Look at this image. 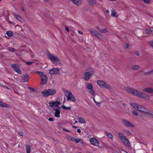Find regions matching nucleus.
Returning a JSON list of instances; mask_svg holds the SVG:
<instances>
[{
  "instance_id": "nucleus-45",
  "label": "nucleus",
  "mask_w": 153,
  "mask_h": 153,
  "mask_svg": "<svg viewBox=\"0 0 153 153\" xmlns=\"http://www.w3.org/2000/svg\"><path fill=\"white\" fill-rule=\"evenodd\" d=\"M48 120L50 121H54L55 118L54 117H50L48 119Z\"/></svg>"
},
{
  "instance_id": "nucleus-27",
  "label": "nucleus",
  "mask_w": 153,
  "mask_h": 153,
  "mask_svg": "<svg viewBox=\"0 0 153 153\" xmlns=\"http://www.w3.org/2000/svg\"><path fill=\"white\" fill-rule=\"evenodd\" d=\"M87 88L89 90L91 89V88H93V86L91 83H87Z\"/></svg>"
},
{
  "instance_id": "nucleus-56",
  "label": "nucleus",
  "mask_w": 153,
  "mask_h": 153,
  "mask_svg": "<svg viewBox=\"0 0 153 153\" xmlns=\"http://www.w3.org/2000/svg\"><path fill=\"white\" fill-rule=\"evenodd\" d=\"M78 32L80 34L82 35L83 34V32L81 31L78 30Z\"/></svg>"
},
{
  "instance_id": "nucleus-48",
  "label": "nucleus",
  "mask_w": 153,
  "mask_h": 153,
  "mask_svg": "<svg viewBox=\"0 0 153 153\" xmlns=\"http://www.w3.org/2000/svg\"><path fill=\"white\" fill-rule=\"evenodd\" d=\"M135 53L136 55L137 56H139V53L137 51H136L135 52Z\"/></svg>"
},
{
  "instance_id": "nucleus-32",
  "label": "nucleus",
  "mask_w": 153,
  "mask_h": 153,
  "mask_svg": "<svg viewBox=\"0 0 153 153\" xmlns=\"http://www.w3.org/2000/svg\"><path fill=\"white\" fill-rule=\"evenodd\" d=\"M152 74V72L151 71H150L149 72H145L144 73H143V75H150Z\"/></svg>"
},
{
  "instance_id": "nucleus-1",
  "label": "nucleus",
  "mask_w": 153,
  "mask_h": 153,
  "mask_svg": "<svg viewBox=\"0 0 153 153\" xmlns=\"http://www.w3.org/2000/svg\"><path fill=\"white\" fill-rule=\"evenodd\" d=\"M125 90L127 92L134 96H137L138 97L144 99L146 100H149L150 99V97L148 95L137 89L126 87Z\"/></svg>"
},
{
  "instance_id": "nucleus-52",
  "label": "nucleus",
  "mask_w": 153,
  "mask_h": 153,
  "mask_svg": "<svg viewBox=\"0 0 153 153\" xmlns=\"http://www.w3.org/2000/svg\"><path fill=\"white\" fill-rule=\"evenodd\" d=\"M19 134L21 136H22L23 135V133L22 131H20V132L19 133Z\"/></svg>"
},
{
  "instance_id": "nucleus-23",
  "label": "nucleus",
  "mask_w": 153,
  "mask_h": 153,
  "mask_svg": "<svg viewBox=\"0 0 153 153\" xmlns=\"http://www.w3.org/2000/svg\"><path fill=\"white\" fill-rule=\"evenodd\" d=\"M88 4L90 5H93L96 3V1L94 0H88Z\"/></svg>"
},
{
  "instance_id": "nucleus-8",
  "label": "nucleus",
  "mask_w": 153,
  "mask_h": 153,
  "mask_svg": "<svg viewBox=\"0 0 153 153\" xmlns=\"http://www.w3.org/2000/svg\"><path fill=\"white\" fill-rule=\"evenodd\" d=\"M67 92H69L68 94L67 95V100L68 101L71 100L72 102H75L76 101V99L72 93L71 91H67Z\"/></svg>"
},
{
  "instance_id": "nucleus-43",
  "label": "nucleus",
  "mask_w": 153,
  "mask_h": 153,
  "mask_svg": "<svg viewBox=\"0 0 153 153\" xmlns=\"http://www.w3.org/2000/svg\"><path fill=\"white\" fill-rule=\"evenodd\" d=\"M126 132L127 134L129 136H130L131 135V133L130 131L127 130L126 131Z\"/></svg>"
},
{
  "instance_id": "nucleus-22",
  "label": "nucleus",
  "mask_w": 153,
  "mask_h": 153,
  "mask_svg": "<svg viewBox=\"0 0 153 153\" xmlns=\"http://www.w3.org/2000/svg\"><path fill=\"white\" fill-rule=\"evenodd\" d=\"M6 34L9 37H12L14 35V33L10 31H8L6 33Z\"/></svg>"
},
{
  "instance_id": "nucleus-5",
  "label": "nucleus",
  "mask_w": 153,
  "mask_h": 153,
  "mask_svg": "<svg viewBox=\"0 0 153 153\" xmlns=\"http://www.w3.org/2000/svg\"><path fill=\"white\" fill-rule=\"evenodd\" d=\"M97 84L100 86L102 88H104L109 90L111 89V87L108 84L105 82V81L102 80H98L97 82Z\"/></svg>"
},
{
  "instance_id": "nucleus-33",
  "label": "nucleus",
  "mask_w": 153,
  "mask_h": 153,
  "mask_svg": "<svg viewBox=\"0 0 153 153\" xmlns=\"http://www.w3.org/2000/svg\"><path fill=\"white\" fill-rule=\"evenodd\" d=\"M36 73H37L39 75H40L41 76V77L43 76H44L45 75L43 74V72L42 71H38L36 72Z\"/></svg>"
},
{
  "instance_id": "nucleus-46",
  "label": "nucleus",
  "mask_w": 153,
  "mask_h": 153,
  "mask_svg": "<svg viewBox=\"0 0 153 153\" xmlns=\"http://www.w3.org/2000/svg\"><path fill=\"white\" fill-rule=\"evenodd\" d=\"M129 45L128 43H125V45H124V47L125 48H126L129 47Z\"/></svg>"
},
{
  "instance_id": "nucleus-63",
  "label": "nucleus",
  "mask_w": 153,
  "mask_h": 153,
  "mask_svg": "<svg viewBox=\"0 0 153 153\" xmlns=\"http://www.w3.org/2000/svg\"><path fill=\"white\" fill-rule=\"evenodd\" d=\"M78 122L77 121H75L74 122V123H77Z\"/></svg>"
},
{
  "instance_id": "nucleus-38",
  "label": "nucleus",
  "mask_w": 153,
  "mask_h": 153,
  "mask_svg": "<svg viewBox=\"0 0 153 153\" xmlns=\"http://www.w3.org/2000/svg\"><path fill=\"white\" fill-rule=\"evenodd\" d=\"M111 15L113 16L116 17V13L114 11L112 10L111 11Z\"/></svg>"
},
{
  "instance_id": "nucleus-64",
  "label": "nucleus",
  "mask_w": 153,
  "mask_h": 153,
  "mask_svg": "<svg viewBox=\"0 0 153 153\" xmlns=\"http://www.w3.org/2000/svg\"><path fill=\"white\" fill-rule=\"evenodd\" d=\"M151 71L152 72V73H153V69Z\"/></svg>"
},
{
  "instance_id": "nucleus-58",
  "label": "nucleus",
  "mask_w": 153,
  "mask_h": 153,
  "mask_svg": "<svg viewBox=\"0 0 153 153\" xmlns=\"http://www.w3.org/2000/svg\"><path fill=\"white\" fill-rule=\"evenodd\" d=\"M95 103L98 106H99L100 105V103L97 102L96 101L95 102Z\"/></svg>"
},
{
  "instance_id": "nucleus-7",
  "label": "nucleus",
  "mask_w": 153,
  "mask_h": 153,
  "mask_svg": "<svg viewBox=\"0 0 153 153\" xmlns=\"http://www.w3.org/2000/svg\"><path fill=\"white\" fill-rule=\"evenodd\" d=\"M21 79L20 81L22 82H27L29 80V76L27 74H25L21 76Z\"/></svg>"
},
{
  "instance_id": "nucleus-50",
  "label": "nucleus",
  "mask_w": 153,
  "mask_h": 153,
  "mask_svg": "<svg viewBox=\"0 0 153 153\" xmlns=\"http://www.w3.org/2000/svg\"><path fill=\"white\" fill-rule=\"evenodd\" d=\"M55 102H56V103L58 105H60L61 104L60 102L59 101H55Z\"/></svg>"
},
{
  "instance_id": "nucleus-19",
  "label": "nucleus",
  "mask_w": 153,
  "mask_h": 153,
  "mask_svg": "<svg viewBox=\"0 0 153 153\" xmlns=\"http://www.w3.org/2000/svg\"><path fill=\"white\" fill-rule=\"evenodd\" d=\"M89 31L90 32L92 35L94 36H95L98 33V32L96 31L95 30H93L91 29H90L89 30Z\"/></svg>"
},
{
  "instance_id": "nucleus-39",
  "label": "nucleus",
  "mask_w": 153,
  "mask_h": 153,
  "mask_svg": "<svg viewBox=\"0 0 153 153\" xmlns=\"http://www.w3.org/2000/svg\"><path fill=\"white\" fill-rule=\"evenodd\" d=\"M142 1H143L144 2L147 3V4H150L151 3V1L150 0H142Z\"/></svg>"
},
{
  "instance_id": "nucleus-3",
  "label": "nucleus",
  "mask_w": 153,
  "mask_h": 153,
  "mask_svg": "<svg viewBox=\"0 0 153 153\" xmlns=\"http://www.w3.org/2000/svg\"><path fill=\"white\" fill-rule=\"evenodd\" d=\"M118 135L120 140L123 142V143L127 146L129 147V142L126 137L121 133H119Z\"/></svg>"
},
{
  "instance_id": "nucleus-51",
  "label": "nucleus",
  "mask_w": 153,
  "mask_h": 153,
  "mask_svg": "<svg viewBox=\"0 0 153 153\" xmlns=\"http://www.w3.org/2000/svg\"><path fill=\"white\" fill-rule=\"evenodd\" d=\"M150 45L153 48V40L150 41Z\"/></svg>"
},
{
  "instance_id": "nucleus-49",
  "label": "nucleus",
  "mask_w": 153,
  "mask_h": 153,
  "mask_svg": "<svg viewBox=\"0 0 153 153\" xmlns=\"http://www.w3.org/2000/svg\"><path fill=\"white\" fill-rule=\"evenodd\" d=\"M62 129H63V130L65 131H67V132H70V131H69V130H68L67 129L65 128H63Z\"/></svg>"
},
{
  "instance_id": "nucleus-9",
  "label": "nucleus",
  "mask_w": 153,
  "mask_h": 153,
  "mask_svg": "<svg viewBox=\"0 0 153 153\" xmlns=\"http://www.w3.org/2000/svg\"><path fill=\"white\" fill-rule=\"evenodd\" d=\"M11 67L14 68V70L17 73L19 74H20L22 73V71L20 70L18 65L13 64L11 65Z\"/></svg>"
},
{
  "instance_id": "nucleus-2",
  "label": "nucleus",
  "mask_w": 153,
  "mask_h": 153,
  "mask_svg": "<svg viewBox=\"0 0 153 153\" xmlns=\"http://www.w3.org/2000/svg\"><path fill=\"white\" fill-rule=\"evenodd\" d=\"M56 92V91L55 89H49L44 90L41 92L43 97H47L50 95H53Z\"/></svg>"
},
{
  "instance_id": "nucleus-20",
  "label": "nucleus",
  "mask_w": 153,
  "mask_h": 153,
  "mask_svg": "<svg viewBox=\"0 0 153 153\" xmlns=\"http://www.w3.org/2000/svg\"><path fill=\"white\" fill-rule=\"evenodd\" d=\"M145 109V108L144 107L138 104V107H137V108L136 110L137 111L140 112V111H143L142 109Z\"/></svg>"
},
{
  "instance_id": "nucleus-53",
  "label": "nucleus",
  "mask_w": 153,
  "mask_h": 153,
  "mask_svg": "<svg viewBox=\"0 0 153 153\" xmlns=\"http://www.w3.org/2000/svg\"><path fill=\"white\" fill-rule=\"evenodd\" d=\"M149 115H150L151 117L152 118H153V114H152L151 113H149Z\"/></svg>"
},
{
  "instance_id": "nucleus-37",
  "label": "nucleus",
  "mask_w": 153,
  "mask_h": 153,
  "mask_svg": "<svg viewBox=\"0 0 153 153\" xmlns=\"http://www.w3.org/2000/svg\"><path fill=\"white\" fill-rule=\"evenodd\" d=\"M132 114L134 115L137 116L138 115V113L135 110H133L132 111Z\"/></svg>"
},
{
  "instance_id": "nucleus-28",
  "label": "nucleus",
  "mask_w": 153,
  "mask_h": 153,
  "mask_svg": "<svg viewBox=\"0 0 153 153\" xmlns=\"http://www.w3.org/2000/svg\"><path fill=\"white\" fill-rule=\"evenodd\" d=\"M14 16L19 21L22 20V18L19 15H17L16 13L14 14Z\"/></svg>"
},
{
  "instance_id": "nucleus-6",
  "label": "nucleus",
  "mask_w": 153,
  "mask_h": 153,
  "mask_svg": "<svg viewBox=\"0 0 153 153\" xmlns=\"http://www.w3.org/2000/svg\"><path fill=\"white\" fill-rule=\"evenodd\" d=\"M89 71L85 72L84 73V75L85 76L84 77V79L86 81H88L91 78L93 73V71L91 69H89Z\"/></svg>"
},
{
  "instance_id": "nucleus-59",
  "label": "nucleus",
  "mask_w": 153,
  "mask_h": 153,
  "mask_svg": "<svg viewBox=\"0 0 153 153\" xmlns=\"http://www.w3.org/2000/svg\"><path fill=\"white\" fill-rule=\"evenodd\" d=\"M22 10L23 11V12H24L25 11V9L24 8V7H22Z\"/></svg>"
},
{
  "instance_id": "nucleus-10",
  "label": "nucleus",
  "mask_w": 153,
  "mask_h": 153,
  "mask_svg": "<svg viewBox=\"0 0 153 153\" xmlns=\"http://www.w3.org/2000/svg\"><path fill=\"white\" fill-rule=\"evenodd\" d=\"M90 142L92 145L97 146H99V141L96 138L92 137L89 140Z\"/></svg>"
},
{
  "instance_id": "nucleus-60",
  "label": "nucleus",
  "mask_w": 153,
  "mask_h": 153,
  "mask_svg": "<svg viewBox=\"0 0 153 153\" xmlns=\"http://www.w3.org/2000/svg\"><path fill=\"white\" fill-rule=\"evenodd\" d=\"M77 131V132L79 133L81 132V130L80 129H78Z\"/></svg>"
},
{
  "instance_id": "nucleus-62",
  "label": "nucleus",
  "mask_w": 153,
  "mask_h": 153,
  "mask_svg": "<svg viewBox=\"0 0 153 153\" xmlns=\"http://www.w3.org/2000/svg\"><path fill=\"white\" fill-rule=\"evenodd\" d=\"M72 127L73 128H77V127L76 126H73Z\"/></svg>"
},
{
  "instance_id": "nucleus-17",
  "label": "nucleus",
  "mask_w": 153,
  "mask_h": 153,
  "mask_svg": "<svg viewBox=\"0 0 153 153\" xmlns=\"http://www.w3.org/2000/svg\"><path fill=\"white\" fill-rule=\"evenodd\" d=\"M96 28L98 29L100 32L102 33H106L108 31V30L106 29H101L98 26H96Z\"/></svg>"
},
{
  "instance_id": "nucleus-61",
  "label": "nucleus",
  "mask_w": 153,
  "mask_h": 153,
  "mask_svg": "<svg viewBox=\"0 0 153 153\" xmlns=\"http://www.w3.org/2000/svg\"><path fill=\"white\" fill-rule=\"evenodd\" d=\"M3 87H6V88L7 89H10V88H8V87H7V86H3Z\"/></svg>"
},
{
  "instance_id": "nucleus-55",
  "label": "nucleus",
  "mask_w": 153,
  "mask_h": 153,
  "mask_svg": "<svg viewBox=\"0 0 153 153\" xmlns=\"http://www.w3.org/2000/svg\"><path fill=\"white\" fill-rule=\"evenodd\" d=\"M65 27H65V30L67 31L68 32H69V30L68 28V27H67V26L66 25H65Z\"/></svg>"
},
{
  "instance_id": "nucleus-13",
  "label": "nucleus",
  "mask_w": 153,
  "mask_h": 153,
  "mask_svg": "<svg viewBox=\"0 0 153 153\" xmlns=\"http://www.w3.org/2000/svg\"><path fill=\"white\" fill-rule=\"evenodd\" d=\"M42 79V82L40 84L44 85L46 84L48 81V77L46 75L43 76L41 77Z\"/></svg>"
},
{
  "instance_id": "nucleus-31",
  "label": "nucleus",
  "mask_w": 153,
  "mask_h": 153,
  "mask_svg": "<svg viewBox=\"0 0 153 153\" xmlns=\"http://www.w3.org/2000/svg\"><path fill=\"white\" fill-rule=\"evenodd\" d=\"M89 92L93 96L95 94V92L93 89V88L91 89H89Z\"/></svg>"
},
{
  "instance_id": "nucleus-41",
  "label": "nucleus",
  "mask_w": 153,
  "mask_h": 153,
  "mask_svg": "<svg viewBox=\"0 0 153 153\" xmlns=\"http://www.w3.org/2000/svg\"><path fill=\"white\" fill-rule=\"evenodd\" d=\"M140 112L143 113L145 115H146V114L149 115V112H147L146 111H140Z\"/></svg>"
},
{
  "instance_id": "nucleus-18",
  "label": "nucleus",
  "mask_w": 153,
  "mask_h": 153,
  "mask_svg": "<svg viewBox=\"0 0 153 153\" xmlns=\"http://www.w3.org/2000/svg\"><path fill=\"white\" fill-rule=\"evenodd\" d=\"M0 106L3 108L9 107L8 104L2 102L1 100H0Z\"/></svg>"
},
{
  "instance_id": "nucleus-36",
  "label": "nucleus",
  "mask_w": 153,
  "mask_h": 153,
  "mask_svg": "<svg viewBox=\"0 0 153 153\" xmlns=\"http://www.w3.org/2000/svg\"><path fill=\"white\" fill-rule=\"evenodd\" d=\"M79 122L80 123H85V122L84 121L85 120L83 118H79Z\"/></svg>"
},
{
  "instance_id": "nucleus-34",
  "label": "nucleus",
  "mask_w": 153,
  "mask_h": 153,
  "mask_svg": "<svg viewBox=\"0 0 153 153\" xmlns=\"http://www.w3.org/2000/svg\"><path fill=\"white\" fill-rule=\"evenodd\" d=\"M79 0H76L75 1L73 2L77 6H79L80 4L79 3Z\"/></svg>"
},
{
  "instance_id": "nucleus-57",
  "label": "nucleus",
  "mask_w": 153,
  "mask_h": 153,
  "mask_svg": "<svg viewBox=\"0 0 153 153\" xmlns=\"http://www.w3.org/2000/svg\"><path fill=\"white\" fill-rule=\"evenodd\" d=\"M105 134L107 135V136L110 133H108V132L107 131H105Z\"/></svg>"
},
{
  "instance_id": "nucleus-11",
  "label": "nucleus",
  "mask_w": 153,
  "mask_h": 153,
  "mask_svg": "<svg viewBox=\"0 0 153 153\" xmlns=\"http://www.w3.org/2000/svg\"><path fill=\"white\" fill-rule=\"evenodd\" d=\"M49 73L51 75H60V71L57 68H53L49 71Z\"/></svg>"
},
{
  "instance_id": "nucleus-40",
  "label": "nucleus",
  "mask_w": 153,
  "mask_h": 153,
  "mask_svg": "<svg viewBox=\"0 0 153 153\" xmlns=\"http://www.w3.org/2000/svg\"><path fill=\"white\" fill-rule=\"evenodd\" d=\"M8 50L9 51L12 52H13L15 51L14 48L11 47H9L8 48Z\"/></svg>"
},
{
  "instance_id": "nucleus-42",
  "label": "nucleus",
  "mask_w": 153,
  "mask_h": 153,
  "mask_svg": "<svg viewBox=\"0 0 153 153\" xmlns=\"http://www.w3.org/2000/svg\"><path fill=\"white\" fill-rule=\"evenodd\" d=\"M81 140V139L80 138L76 139V138H75V141L76 143H78Z\"/></svg>"
},
{
  "instance_id": "nucleus-24",
  "label": "nucleus",
  "mask_w": 153,
  "mask_h": 153,
  "mask_svg": "<svg viewBox=\"0 0 153 153\" xmlns=\"http://www.w3.org/2000/svg\"><path fill=\"white\" fill-rule=\"evenodd\" d=\"M25 148L27 150V153H30V147L28 145H26Z\"/></svg>"
},
{
  "instance_id": "nucleus-26",
  "label": "nucleus",
  "mask_w": 153,
  "mask_h": 153,
  "mask_svg": "<svg viewBox=\"0 0 153 153\" xmlns=\"http://www.w3.org/2000/svg\"><path fill=\"white\" fill-rule=\"evenodd\" d=\"M95 36L97 37L100 39L102 40L103 39L102 36L98 32Z\"/></svg>"
},
{
  "instance_id": "nucleus-44",
  "label": "nucleus",
  "mask_w": 153,
  "mask_h": 153,
  "mask_svg": "<svg viewBox=\"0 0 153 153\" xmlns=\"http://www.w3.org/2000/svg\"><path fill=\"white\" fill-rule=\"evenodd\" d=\"M108 137L111 139H113V135L111 133H110L108 136Z\"/></svg>"
},
{
  "instance_id": "nucleus-14",
  "label": "nucleus",
  "mask_w": 153,
  "mask_h": 153,
  "mask_svg": "<svg viewBox=\"0 0 153 153\" xmlns=\"http://www.w3.org/2000/svg\"><path fill=\"white\" fill-rule=\"evenodd\" d=\"M53 110L54 111H55V112L54 113V116L55 117H60V111L59 109L53 108Z\"/></svg>"
},
{
  "instance_id": "nucleus-21",
  "label": "nucleus",
  "mask_w": 153,
  "mask_h": 153,
  "mask_svg": "<svg viewBox=\"0 0 153 153\" xmlns=\"http://www.w3.org/2000/svg\"><path fill=\"white\" fill-rule=\"evenodd\" d=\"M130 105L134 109H136L138 107V104H137L135 103L131 102L130 103Z\"/></svg>"
},
{
  "instance_id": "nucleus-16",
  "label": "nucleus",
  "mask_w": 153,
  "mask_h": 153,
  "mask_svg": "<svg viewBox=\"0 0 153 153\" xmlns=\"http://www.w3.org/2000/svg\"><path fill=\"white\" fill-rule=\"evenodd\" d=\"M49 104L50 106L52 108H53V106H55L56 107H58L60 108L59 105L56 104L55 101H51L49 102Z\"/></svg>"
},
{
  "instance_id": "nucleus-4",
  "label": "nucleus",
  "mask_w": 153,
  "mask_h": 153,
  "mask_svg": "<svg viewBox=\"0 0 153 153\" xmlns=\"http://www.w3.org/2000/svg\"><path fill=\"white\" fill-rule=\"evenodd\" d=\"M48 55L49 58L56 65L60 64L59 59L57 56L51 54H48Z\"/></svg>"
},
{
  "instance_id": "nucleus-47",
  "label": "nucleus",
  "mask_w": 153,
  "mask_h": 153,
  "mask_svg": "<svg viewBox=\"0 0 153 153\" xmlns=\"http://www.w3.org/2000/svg\"><path fill=\"white\" fill-rule=\"evenodd\" d=\"M28 88L29 90H30L32 91H33V92L35 91V90L34 89V88H33L30 87H29Z\"/></svg>"
},
{
  "instance_id": "nucleus-54",
  "label": "nucleus",
  "mask_w": 153,
  "mask_h": 153,
  "mask_svg": "<svg viewBox=\"0 0 153 153\" xmlns=\"http://www.w3.org/2000/svg\"><path fill=\"white\" fill-rule=\"evenodd\" d=\"M33 63V62H27L26 63L27 65H31Z\"/></svg>"
},
{
  "instance_id": "nucleus-30",
  "label": "nucleus",
  "mask_w": 153,
  "mask_h": 153,
  "mask_svg": "<svg viewBox=\"0 0 153 153\" xmlns=\"http://www.w3.org/2000/svg\"><path fill=\"white\" fill-rule=\"evenodd\" d=\"M67 137L71 141H75V139L76 138L72 137H69V136H67Z\"/></svg>"
},
{
  "instance_id": "nucleus-29",
  "label": "nucleus",
  "mask_w": 153,
  "mask_h": 153,
  "mask_svg": "<svg viewBox=\"0 0 153 153\" xmlns=\"http://www.w3.org/2000/svg\"><path fill=\"white\" fill-rule=\"evenodd\" d=\"M61 107L63 109L70 110L71 109V107H66L64 105H62Z\"/></svg>"
},
{
  "instance_id": "nucleus-35",
  "label": "nucleus",
  "mask_w": 153,
  "mask_h": 153,
  "mask_svg": "<svg viewBox=\"0 0 153 153\" xmlns=\"http://www.w3.org/2000/svg\"><path fill=\"white\" fill-rule=\"evenodd\" d=\"M152 32L151 30L150 29H147L146 30V34H149Z\"/></svg>"
},
{
  "instance_id": "nucleus-25",
  "label": "nucleus",
  "mask_w": 153,
  "mask_h": 153,
  "mask_svg": "<svg viewBox=\"0 0 153 153\" xmlns=\"http://www.w3.org/2000/svg\"><path fill=\"white\" fill-rule=\"evenodd\" d=\"M140 66L138 65H134L132 66L131 69L133 70H138L140 68Z\"/></svg>"
},
{
  "instance_id": "nucleus-12",
  "label": "nucleus",
  "mask_w": 153,
  "mask_h": 153,
  "mask_svg": "<svg viewBox=\"0 0 153 153\" xmlns=\"http://www.w3.org/2000/svg\"><path fill=\"white\" fill-rule=\"evenodd\" d=\"M123 123L125 126H127L134 127V125L131 123L129 121L125 119H123L122 120Z\"/></svg>"
},
{
  "instance_id": "nucleus-15",
  "label": "nucleus",
  "mask_w": 153,
  "mask_h": 153,
  "mask_svg": "<svg viewBox=\"0 0 153 153\" xmlns=\"http://www.w3.org/2000/svg\"><path fill=\"white\" fill-rule=\"evenodd\" d=\"M143 91L146 93H153V89L151 87H149L143 89Z\"/></svg>"
}]
</instances>
